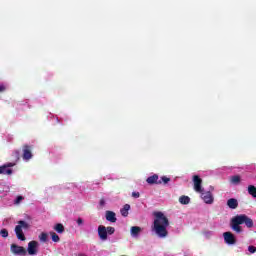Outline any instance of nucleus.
I'll list each match as a JSON object with an SVG mask.
<instances>
[{
  "mask_svg": "<svg viewBox=\"0 0 256 256\" xmlns=\"http://www.w3.org/2000/svg\"><path fill=\"white\" fill-rule=\"evenodd\" d=\"M154 223L152 227V231L156 233L160 237V239H164V237H167L169 235V232L167 231V227L169 226V219L163 212H154Z\"/></svg>",
  "mask_w": 256,
  "mask_h": 256,
  "instance_id": "1",
  "label": "nucleus"
},
{
  "mask_svg": "<svg viewBox=\"0 0 256 256\" xmlns=\"http://www.w3.org/2000/svg\"><path fill=\"white\" fill-rule=\"evenodd\" d=\"M243 224H245L248 229H251L254 225L253 219L249 218V216L245 214H240L234 216L230 220V227L232 231H235V233H243V227H241Z\"/></svg>",
  "mask_w": 256,
  "mask_h": 256,
  "instance_id": "2",
  "label": "nucleus"
},
{
  "mask_svg": "<svg viewBox=\"0 0 256 256\" xmlns=\"http://www.w3.org/2000/svg\"><path fill=\"white\" fill-rule=\"evenodd\" d=\"M23 229H29V223H27L25 220H20L18 221V225L15 227L16 237L19 239V241H25L27 239L23 233Z\"/></svg>",
  "mask_w": 256,
  "mask_h": 256,
  "instance_id": "3",
  "label": "nucleus"
},
{
  "mask_svg": "<svg viewBox=\"0 0 256 256\" xmlns=\"http://www.w3.org/2000/svg\"><path fill=\"white\" fill-rule=\"evenodd\" d=\"M10 251L14 255H27V250L23 246H19L17 244H12L10 246Z\"/></svg>",
  "mask_w": 256,
  "mask_h": 256,
  "instance_id": "4",
  "label": "nucleus"
},
{
  "mask_svg": "<svg viewBox=\"0 0 256 256\" xmlns=\"http://www.w3.org/2000/svg\"><path fill=\"white\" fill-rule=\"evenodd\" d=\"M193 183L196 193H203V188L201 187L203 180L201 179V177H199V175L193 176Z\"/></svg>",
  "mask_w": 256,
  "mask_h": 256,
  "instance_id": "5",
  "label": "nucleus"
},
{
  "mask_svg": "<svg viewBox=\"0 0 256 256\" xmlns=\"http://www.w3.org/2000/svg\"><path fill=\"white\" fill-rule=\"evenodd\" d=\"M10 167H15V163H8L0 166V175H12L13 170Z\"/></svg>",
  "mask_w": 256,
  "mask_h": 256,
  "instance_id": "6",
  "label": "nucleus"
},
{
  "mask_svg": "<svg viewBox=\"0 0 256 256\" xmlns=\"http://www.w3.org/2000/svg\"><path fill=\"white\" fill-rule=\"evenodd\" d=\"M223 237L227 245H235V243H237V239L235 238V235L231 232H224Z\"/></svg>",
  "mask_w": 256,
  "mask_h": 256,
  "instance_id": "7",
  "label": "nucleus"
},
{
  "mask_svg": "<svg viewBox=\"0 0 256 256\" xmlns=\"http://www.w3.org/2000/svg\"><path fill=\"white\" fill-rule=\"evenodd\" d=\"M37 247H39V242L32 240L28 243L27 252L29 255H37Z\"/></svg>",
  "mask_w": 256,
  "mask_h": 256,
  "instance_id": "8",
  "label": "nucleus"
},
{
  "mask_svg": "<svg viewBox=\"0 0 256 256\" xmlns=\"http://www.w3.org/2000/svg\"><path fill=\"white\" fill-rule=\"evenodd\" d=\"M32 150V147L25 144L22 148V151H23V159L25 161H29V159H32L33 158V153L31 152Z\"/></svg>",
  "mask_w": 256,
  "mask_h": 256,
  "instance_id": "9",
  "label": "nucleus"
},
{
  "mask_svg": "<svg viewBox=\"0 0 256 256\" xmlns=\"http://www.w3.org/2000/svg\"><path fill=\"white\" fill-rule=\"evenodd\" d=\"M201 193V199H203L204 203L207 205H212L214 198L213 194L211 192H200Z\"/></svg>",
  "mask_w": 256,
  "mask_h": 256,
  "instance_id": "10",
  "label": "nucleus"
},
{
  "mask_svg": "<svg viewBox=\"0 0 256 256\" xmlns=\"http://www.w3.org/2000/svg\"><path fill=\"white\" fill-rule=\"evenodd\" d=\"M107 227L100 225L98 226V236L101 239V241H107Z\"/></svg>",
  "mask_w": 256,
  "mask_h": 256,
  "instance_id": "11",
  "label": "nucleus"
},
{
  "mask_svg": "<svg viewBox=\"0 0 256 256\" xmlns=\"http://www.w3.org/2000/svg\"><path fill=\"white\" fill-rule=\"evenodd\" d=\"M146 182L148 183V185H161V180H159V175L154 174L152 176H149L146 179Z\"/></svg>",
  "mask_w": 256,
  "mask_h": 256,
  "instance_id": "12",
  "label": "nucleus"
},
{
  "mask_svg": "<svg viewBox=\"0 0 256 256\" xmlns=\"http://www.w3.org/2000/svg\"><path fill=\"white\" fill-rule=\"evenodd\" d=\"M106 221H109L110 223H117V216L115 212L113 211H106Z\"/></svg>",
  "mask_w": 256,
  "mask_h": 256,
  "instance_id": "13",
  "label": "nucleus"
},
{
  "mask_svg": "<svg viewBox=\"0 0 256 256\" xmlns=\"http://www.w3.org/2000/svg\"><path fill=\"white\" fill-rule=\"evenodd\" d=\"M227 205L230 209H237V207H239V202L235 198H230L227 201Z\"/></svg>",
  "mask_w": 256,
  "mask_h": 256,
  "instance_id": "14",
  "label": "nucleus"
},
{
  "mask_svg": "<svg viewBox=\"0 0 256 256\" xmlns=\"http://www.w3.org/2000/svg\"><path fill=\"white\" fill-rule=\"evenodd\" d=\"M130 233L132 237H139V234L141 233V227L132 226L130 229Z\"/></svg>",
  "mask_w": 256,
  "mask_h": 256,
  "instance_id": "15",
  "label": "nucleus"
},
{
  "mask_svg": "<svg viewBox=\"0 0 256 256\" xmlns=\"http://www.w3.org/2000/svg\"><path fill=\"white\" fill-rule=\"evenodd\" d=\"M129 209H131V205L125 204L123 208L120 210V213L122 217H128L129 216Z\"/></svg>",
  "mask_w": 256,
  "mask_h": 256,
  "instance_id": "16",
  "label": "nucleus"
},
{
  "mask_svg": "<svg viewBox=\"0 0 256 256\" xmlns=\"http://www.w3.org/2000/svg\"><path fill=\"white\" fill-rule=\"evenodd\" d=\"M179 203H181V205H189V203H191V198H189V196H180L179 198Z\"/></svg>",
  "mask_w": 256,
  "mask_h": 256,
  "instance_id": "17",
  "label": "nucleus"
},
{
  "mask_svg": "<svg viewBox=\"0 0 256 256\" xmlns=\"http://www.w3.org/2000/svg\"><path fill=\"white\" fill-rule=\"evenodd\" d=\"M54 231L59 234L65 233V226H63L61 223H58L54 226Z\"/></svg>",
  "mask_w": 256,
  "mask_h": 256,
  "instance_id": "18",
  "label": "nucleus"
},
{
  "mask_svg": "<svg viewBox=\"0 0 256 256\" xmlns=\"http://www.w3.org/2000/svg\"><path fill=\"white\" fill-rule=\"evenodd\" d=\"M231 183H233L234 185H239V183H241V176L239 175L232 176Z\"/></svg>",
  "mask_w": 256,
  "mask_h": 256,
  "instance_id": "19",
  "label": "nucleus"
},
{
  "mask_svg": "<svg viewBox=\"0 0 256 256\" xmlns=\"http://www.w3.org/2000/svg\"><path fill=\"white\" fill-rule=\"evenodd\" d=\"M248 193L249 195H252L254 198H256V187L254 185H249Z\"/></svg>",
  "mask_w": 256,
  "mask_h": 256,
  "instance_id": "20",
  "label": "nucleus"
},
{
  "mask_svg": "<svg viewBox=\"0 0 256 256\" xmlns=\"http://www.w3.org/2000/svg\"><path fill=\"white\" fill-rule=\"evenodd\" d=\"M50 236L52 238V241L54 243H59V241H61V238L59 237V235H57V233L55 232H50Z\"/></svg>",
  "mask_w": 256,
  "mask_h": 256,
  "instance_id": "21",
  "label": "nucleus"
},
{
  "mask_svg": "<svg viewBox=\"0 0 256 256\" xmlns=\"http://www.w3.org/2000/svg\"><path fill=\"white\" fill-rule=\"evenodd\" d=\"M106 233L108 235H113L115 233V227H112V226L106 227Z\"/></svg>",
  "mask_w": 256,
  "mask_h": 256,
  "instance_id": "22",
  "label": "nucleus"
},
{
  "mask_svg": "<svg viewBox=\"0 0 256 256\" xmlns=\"http://www.w3.org/2000/svg\"><path fill=\"white\" fill-rule=\"evenodd\" d=\"M0 235H1V237H4V238H7V237H9V231H7V229H2V230H0Z\"/></svg>",
  "mask_w": 256,
  "mask_h": 256,
  "instance_id": "23",
  "label": "nucleus"
},
{
  "mask_svg": "<svg viewBox=\"0 0 256 256\" xmlns=\"http://www.w3.org/2000/svg\"><path fill=\"white\" fill-rule=\"evenodd\" d=\"M39 239H40V241H43V243H46V241H47V233L42 232V233L39 235Z\"/></svg>",
  "mask_w": 256,
  "mask_h": 256,
  "instance_id": "24",
  "label": "nucleus"
},
{
  "mask_svg": "<svg viewBox=\"0 0 256 256\" xmlns=\"http://www.w3.org/2000/svg\"><path fill=\"white\" fill-rule=\"evenodd\" d=\"M160 181L164 183V185H167V183L171 181V178H168L167 176H162Z\"/></svg>",
  "mask_w": 256,
  "mask_h": 256,
  "instance_id": "25",
  "label": "nucleus"
},
{
  "mask_svg": "<svg viewBox=\"0 0 256 256\" xmlns=\"http://www.w3.org/2000/svg\"><path fill=\"white\" fill-rule=\"evenodd\" d=\"M12 155L16 159V161H19V159H20V152H19V150H15Z\"/></svg>",
  "mask_w": 256,
  "mask_h": 256,
  "instance_id": "26",
  "label": "nucleus"
},
{
  "mask_svg": "<svg viewBox=\"0 0 256 256\" xmlns=\"http://www.w3.org/2000/svg\"><path fill=\"white\" fill-rule=\"evenodd\" d=\"M249 253H256V247L255 246H248Z\"/></svg>",
  "mask_w": 256,
  "mask_h": 256,
  "instance_id": "27",
  "label": "nucleus"
},
{
  "mask_svg": "<svg viewBox=\"0 0 256 256\" xmlns=\"http://www.w3.org/2000/svg\"><path fill=\"white\" fill-rule=\"evenodd\" d=\"M132 197H134V199H139V197H141V194L139 192H132Z\"/></svg>",
  "mask_w": 256,
  "mask_h": 256,
  "instance_id": "28",
  "label": "nucleus"
},
{
  "mask_svg": "<svg viewBox=\"0 0 256 256\" xmlns=\"http://www.w3.org/2000/svg\"><path fill=\"white\" fill-rule=\"evenodd\" d=\"M21 201H23V196H18V197L16 198V200H15V203H16V204H19V203H21Z\"/></svg>",
  "mask_w": 256,
  "mask_h": 256,
  "instance_id": "29",
  "label": "nucleus"
},
{
  "mask_svg": "<svg viewBox=\"0 0 256 256\" xmlns=\"http://www.w3.org/2000/svg\"><path fill=\"white\" fill-rule=\"evenodd\" d=\"M100 207H105V198H101L99 202Z\"/></svg>",
  "mask_w": 256,
  "mask_h": 256,
  "instance_id": "30",
  "label": "nucleus"
},
{
  "mask_svg": "<svg viewBox=\"0 0 256 256\" xmlns=\"http://www.w3.org/2000/svg\"><path fill=\"white\" fill-rule=\"evenodd\" d=\"M5 85L0 84V93H3V91H5Z\"/></svg>",
  "mask_w": 256,
  "mask_h": 256,
  "instance_id": "31",
  "label": "nucleus"
},
{
  "mask_svg": "<svg viewBox=\"0 0 256 256\" xmlns=\"http://www.w3.org/2000/svg\"><path fill=\"white\" fill-rule=\"evenodd\" d=\"M76 223L77 225H83V220L81 218H78Z\"/></svg>",
  "mask_w": 256,
  "mask_h": 256,
  "instance_id": "32",
  "label": "nucleus"
}]
</instances>
